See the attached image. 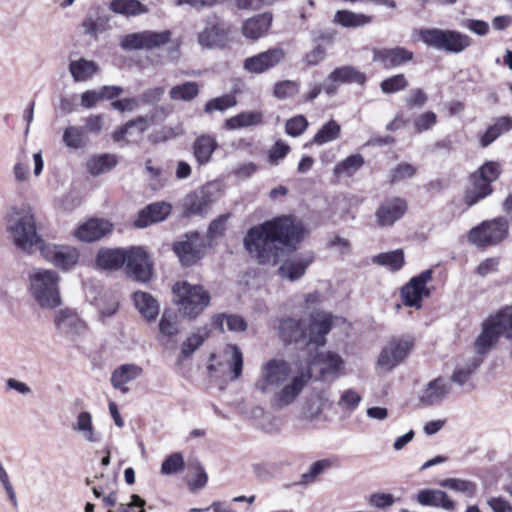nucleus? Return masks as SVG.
<instances>
[{
  "instance_id": "nucleus-1",
  "label": "nucleus",
  "mask_w": 512,
  "mask_h": 512,
  "mask_svg": "<svg viewBox=\"0 0 512 512\" xmlns=\"http://www.w3.org/2000/svg\"><path fill=\"white\" fill-rule=\"evenodd\" d=\"M308 351L310 358L303 361H287L273 358L261 366L255 388L265 394H273L271 404L277 409L292 405L301 395L317 368L320 377L327 380L335 377L343 368L342 358L332 352Z\"/></svg>"
},
{
  "instance_id": "nucleus-2",
  "label": "nucleus",
  "mask_w": 512,
  "mask_h": 512,
  "mask_svg": "<svg viewBox=\"0 0 512 512\" xmlns=\"http://www.w3.org/2000/svg\"><path fill=\"white\" fill-rule=\"evenodd\" d=\"M304 235L301 223L282 216L252 227L244 238V247L260 264L275 265L284 248H294Z\"/></svg>"
},
{
  "instance_id": "nucleus-3",
  "label": "nucleus",
  "mask_w": 512,
  "mask_h": 512,
  "mask_svg": "<svg viewBox=\"0 0 512 512\" xmlns=\"http://www.w3.org/2000/svg\"><path fill=\"white\" fill-rule=\"evenodd\" d=\"M333 316L318 311L312 313L308 321L283 318L279 325V335L284 342L305 341L307 351L324 347L326 335L333 326Z\"/></svg>"
},
{
  "instance_id": "nucleus-4",
  "label": "nucleus",
  "mask_w": 512,
  "mask_h": 512,
  "mask_svg": "<svg viewBox=\"0 0 512 512\" xmlns=\"http://www.w3.org/2000/svg\"><path fill=\"white\" fill-rule=\"evenodd\" d=\"M7 231L17 248L28 254L40 251L45 243L37 232L35 213L30 205L11 209L7 219Z\"/></svg>"
},
{
  "instance_id": "nucleus-5",
  "label": "nucleus",
  "mask_w": 512,
  "mask_h": 512,
  "mask_svg": "<svg viewBox=\"0 0 512 512\" xmlns=\"http://www.w3.org/2000/svg\"><path fill=\"white\" fill-rule=\"evenodd\" d=\"M503 336L512 341V305H507L490 314L481 325V332L475 340L478 354H486Z\"/></svg>"
},
{
  "instance_id": "nucleus-6",
  "label": "nucleus",
  "mask_w": 512,
  "mask_h": 512,
  "mask_svg": "<svg viewBox=\"0 0 512 512\" xmlns=\"http://www.w3.org/2000/svg\"><path fill=\"white\" fill-rule=\"evenodd\" d=\"M29 291L42 308L54 309L61 305L60 276L52 269L33 268L28 275Z\"/></svg>"
},
{
  "instance_id": "nucleus-7",
  "label": "nucleus",
  "mask_w": 512,
  "mask_h": 512,
  "mask_svg": "<svg viewBox=\"0 0 512 512\" xmlns=\"http://www.w3.org/2000/svg\"><path fill=\"white\" fill-rule=\"evenodd\" d=\"M172 291L179 310L190 319L196 318L209 305L210 294L201 285L177 282Z\"/></svg>"
},
{
  "instance_id": "nucleus-8",
  "label": "nucleus",
  "mask_w": 512,
  "mask_h": 512,
  "mask_svg": "<svg viewBox=\"0 0 512 512\" xmlns=\"http://www.w3.org/2000/svg\"><path fill=\"white\" fill-rule=\"evenodd\" d=\"M420 39L429 47L448 53H460L471 45V38L459 31L425 28L419 31Z\"/></svg>"
},
{
  "instance_id": "nucleus-9",
  "label": "nucleus",
  "mask_w": 512,
  "mask_h": 512,
  "mask_svg": "<svg viewBox=\"0 0 512 512\" xmlns=\"http://www.w3.org/2000/svg\"><path fill=\"white\" fill-rule=\"evenodd\" d=\"M413 348L414 341L411 337H399L389 340L377 357L376 369L381 374L391 373L406 360Z\"/></svg>"
},
{
  "instance_id": "nucleus-10",
  "label": "nucleus",
  "mask_w": 512,
  "mask_h": 512,
  "mask_svg": "<svg viewBox=\"0 0 512 512\" xmlns=\"http://www.w3.org/2000/svg\"><path fill=\"white\" fill-rule=\"evenodd\" d=\"M507 235V221L504 218H495L484 221L481 225L472 228L468 234V239L478 247H486L501 242Z\"/></svg>"
},
{
  "instance_id": "nucleus-11",
  "label": "nucleus",
  "mask_w": 512,
  "mask_h": 512,
  "mask_svg": "<svg viewBox=\"0 0 512 512\" xmlns=\"http://www.w3.org/2000/svg\"><path fill=\"white\" fill-rule=\"evenodd\" d=\"M171 39L169 30L142 31L123 36L120 40V46L125 50L154 49L167 44Z\"/></svg>"
},
{
  "instance_id": "nucleus-12",
  "label": "nucleus",
  "mask_w": 512,
  "mask_h": 512,
  "mask_svg": "<svg viewBox=\"0 0 512 512\" xmlns=\"http://www.w3.org/2000/svg\"><path fill=\"white\" fill-rule=\"evenodd\" d=\"M41 255L50 263L62 270L71 269L79 259V252L75 247L44 243L40 249Z\"/></svg>"
},
{
  "instance_id": "nucleus-13",
  "label": "nucleus",
  "mask_w": 512,
  "mask_h": 512,
  "mask_svg": "<svg viewBox=\"0 0 512 512\" xmlns=\"http://www.w3.org/2000/svg\"><path fill=\"white\" fill-rule=\"evenodd\" d=\"M432 279V271L425 270L418 276L413 277L402 289L401 296L404 305L421 308L422 300L429 295L426 285Z\"/></svg>"
},
{
  "instance_id": "nucleus-14",
  "label": "nucleus",
  "mask_w": 512,
  "mask_h": 512,
  "mask_svg": "<svg viewBox=\"0 0 512 512\" xmlns=\"http://www.w3.org/2000/svg\"><path fill=\"white\" fill-rule=\"evenodd\" d=\"M127 273L140 282H147L152 276V265L147 253L141 247H132L126 255Z\"/></svg>"
},
{
  "instance_id": "nucleus-15",
  "label": "nucleus",
  "mask_w": 512,
  "mask_h": 512,
  "mask_svg": "<svg viewBox=\"0 0 512 512\" xmlns=\"http://www.w3.org/2000/svg\"><path fill=\"white\" fill-rule=\"evenodd\" d=\"M285 57L281 48H271L244 60L243 68L253 74L264 73L277 66Z\"/></svg>"
},
{
  "instance_id": "nucleus-16",
  "label": "nucleus",
  "mask_w": 512,
  "mask_h": 512,
  "mask_svg": "<svg viewBox=\"0 0 512 512\" xmlns=\"http://www.w3.org/2000/svg\"><path fill=\"white\" fill-rule=\"evenodd\" d=\"M173 250L184 266H190L203 255L204 244L198 233L186 235V239L174 244Z\"/></svg>"
},
{
  "instance_id": "nucleus-17",
  "label": "nucleus",
  "mask_w": 512,
  "mask_h": 512,
  "mask_svg": "<svg viewBox=\"0 0 512 512\" xmlns=\"http://www.w3.org/2000/svg\"><path fill=\"white\" fill-rule=\"evenodd\" d=\"M408 208L407 201L400 197L384 200L376 210L375 217L381 227L392 226L401 219Z\"/></svg>"
},
{
  "instance_id": "nucleus-18",
  "label": "nucleus",
  "mask_w": 512,
  "mask_h": 512,
  "mask_svg": "<svg viewBox=\"0 0 512 512\" xmlns=\"http://www.w3.org/2000/svg\"><path fill=\"white\" fill-rule=\"evenodd\" d=\"M150 126V119L147 117H138L128 121L124 126L115 130L112 139L116 143L124 142L126 144H136L142 140L144 132Z\"/></svg>"
},
{
  "instance_id": "nucleus-19",
  "label": "nucleus",
  "mask_w": 512,
  "mask_h": 512,
  "mask_svg": "<svg viewBox=\"0 0 512 512\" xmlns=\"http://www.w3.org/2000/svg\"><path fill=\"white\" fill-rule=\"evenodd\" d=\"M113 229V225L105 219L91 218L81 224L73 233L74 237L82 242L98 241Z\"/></svg>"
},
{
  "instance_id": "nucleus-20",
  "label": "nucleus",
  "mask_w": 512,
  "mask_h": 512,
  "mask_svg": "<svg viewBox=\"0 0 512 512\" xmlns=\"http://www.w3.org/2000/svg\"><path fill=\"white\" fill-rule=\"evenodd\" d=\"M228 30L217 17L209 18L205 28L198 34V42L202 47L212 48L223 45Z\"/></svg>"
},
{
  "instance_id": "nucleus-21",
  "label": "nucleus",
  "mask_w": 512,
  "mask_h": 512,
  "mask_svg": "<svg viewBox=\"0 0 512 512\" xmlns=\"http://www.w3.org/2000/svg\"><path fill=\"white\" fill-rule=\"evenodd\" d=\"M55 324L60 333L74 339L86 332V324L72 310L65 309L57 313Z\"/></svg>"
},
{
  "instance_id": "nucleus-22",
  "label": "nucleus",
  "mask_w": 512,
  "mask_h": 512,
  "mask_svg": "<svg viewBox=\"0 0 512 512\" xmlns=\"http://www.w3.org/2000/svg\"><path fill=\"white\" fill-rule=\"evenodd\" d=\"M413 58V53L403 47L373 49V61L384 68L398 67Z\"/></svg>"
},
{
  "instance_id": "nucleus-23",
  "label": "nucleus",
  "mask_w": 512,
  "mask_h": 512,
  "mask_svg": "<svg viewBox=\"0 0 512 512\" xmlns=\"http://www.w3.org/2000/svg\"><path fill=\"white\" fill-rule=\"evenodd\" d=\"M451 385L444 378H436L428 382L424 389L419 393V401L423 405H434L442 402L450 393Z\"/></svg>"
},
{
  "instance_id": "nucleus-24",
  "label": "nucleus",
  "mask_w": 512,
  "mask_h": 512,
  "mask_svg": "<svg viewBox=\"0 0 512 512\" xmlns=\"http://www.w3.org/2000/svg\"><path fill=\"white\" fill-rule=\"evenodd\" d=\"M171 212V205L165 202H155L142 209L134 221L138 228H146L151 224L163 221Z\"/></svg>"
},
{
  "instance_id": "nucleus-25",
  "label": "nucleus",
  "mask_w": 512,
  "mask_h": 512,
  "mask_svg": "<svg viewBox=\"0 0 512 512\" xmlns=\"http://www.w3.org/2000/svg\"><path fill=\"white\" fill-rule=\"evenodd\" d=\"M314 257L311 253L295 255L283 262L279 268V274L282 278L291 281L301 278L308 266L313 262Z\"/></svg>"
},
{
  "instance_id": "nucleus-26",
  "label": "nucleus",
  "mask_w": 512,
  "mask_h": 512,
  "mask_svg": "<svg viewBox=\"0 0 512 512\" xmlns=\"http://www.w3.org/2000/svg\"><path fill=\"white\" fill-rule=\"evenodd\" d=\"M142 373V367L136 364H122L112 372L111 385L126 394L129 392L127 384L139 378Z\"/></svg>"
},
{
  "instance_id": "nucleus-27",
  "label": "nucleus",
  "mask_w": 512,
  "mask_h": 512,
  "mask_svg": "<svg viewBox=\"0 0 512 512\" xmlns=\"http://www.w3.org/2000/svg\"><path fill=\"white\" fill-rule=\"evenodd\" d=\"M273 16L269 12L247 19L242 25V34L251 40H258L266 35L271 27Z\"/></svg>"
},
{
  "instance_id": "nucleus-28",
  "label": "nucleus",
  "mask_w": 512,
  "mask_h": 512,
  "mask_svg": "<svg viewBox=\"0 0 512 512\" xmlns=\"http://www.w3.org/2000/svg\"><path fill=\"white\" fill-rule=\"evenodd\" d=\"M72 430L88 443H99L102 439V435L95 429L92 415L88 411L78 413L75 422L72 423Z\"/></svg>"
},
{
  "instance_id": "nucleus-29",
  "label": "nucleus",
  "mask_w": 512,
  "mask_h": 512,
  "mask_svg": "<svg viewBox=\"0 0 512 512\" xmlns=\"http://www.w3.org/2000/svg\"><path fill=\"white\" fill-rule=\"evenodd\" d=\"M217 147L218 143L214 135L203 134L197 137L192 146L196 162L200 166L208 164Z\"/></svg>"
},
{
  "instance_id": "nucleus-30",
  "label": "nucleus",
  "mask_w": 512,
  "mask_h": 512,
  "mask_svg": "<svg viewBox=\"0 0 512 512\" xmlns=\"http://www.w3.org/2000/svg\"><path fill=\"white\" fill-rule=\"evenodd\" d=\"M492 191L491 183L474 172L471 175V186L465 191L464 202L471 207L490 195Z\"/></svg>"
},
{
  "instance_id": "nucleus-31",
  "label": "nucleus",
  "mask_w": 512,
  "mask_h": 512,
  "mask_svg": "<svg viewBox=\"0 0 512 512\" xmlns=\"http://www.w3.org/2000/svg\"><path fill=\"white\" fill-rule=\"evenodd\" d=\"M418 502L423 506H433L447 511H454L455 503L442 490L424 489L417 494Z\"/></svg>"
},
{
  "instance_id": "nucleus-32",
  "label": "nucleus",
  "mask_w": 512,
  "mask_h": 512,
  "mask_svg": "<svg viewBox=\"0 0 512 512\" xmlns=\"http://www.w3.org/2000/svg\"><path fill=\"white\" fill-rule=\"evenodd\" d=\"M126 255L127 250L120 248L100 249L96 258V265L102 270H117L126 262Z\"/></svg>"
},
{
  "instance_id": "nucleus-33",
  "label": "nucleus",
  "mask_w": 512,
  "mask_h": 512,
  "mask_svg": "<svg viewBox=\"0 0 512 512\" xmlns=\"http://www.w3.org/2000/svg\"><path fill=\"white\" fill-rule=\"evenodd\" d=\"M133 300L136 309L147 321L156 319L159 314V303L151 294L136 291Z\"/></svg>"
},
{
  "instance_id": "nucleus-34",
  "label": "nucleus",
  "mask_w": 512,
  "mask_h": 512,
  "mask_svg": "<svg viewBox=\"0 0 512 512\" xmlns=\"http://www.w3.org/2000/svg\"><path fill=\"white\" fill-rule=\"evenodd\" d=\"M99 71V66L92 60L80 58L69 64V72L75 82H86Z\"/></svg>"
},
{
  "instance_id": "nucleus-35",
  "label": "nucleus",
  "mask_w": 512,
  "mask_h": 512,
  "mask_svg": "<svg viewBox=\"0 0 512 512\" xmlns=\"http://www.w3.org/2000/svg\"><path fill=\"white\" fill-rule=\"evenodd\" d=\"M331 402L324 394H317L309 398L302 408V418L308 421H317L322 418V413L328 409Z\"/></svg>"
},
{
  "instance_id": "nucleus-36",
  "label": "nucleus",
  "mask_w": 512,
  "mask_h": 512,
  "mask_svg": "<svg viewBox=\"0 0 512 512\" xmlns=\"http://www.w3.org/2000/svg\"><path fill=\"white\" fill-rule=\"evenodd\" d=\"M263 114L260 111H245L225 120L224 128L237 130L262 124Z\"/></svg>"
},
{
  "instance_id": "nucleus-37",
  "label": "nucleus",
  "mask_w": 512,
  "mask_h": 512,
  "mask_svg": "<svg viewBox=\"0 0 512 512\" xmlns=\"http://www.w3.org/2000/svg\"><path fill=\"white\" fill-rule=\"evenodd\" d=\"M328 80L342 84L357 83L363 85L366 81V76L352 66H342L334 69L329 74Z\"/></svg>"
},
{
  "instance_id": "nucleus-38",
  "label": "nucleus",
  "mask_w": 512,
  "mask_h": 512,
  "mask_svg": "<svg viewBox=\"0 0 512 512\" xmlns=\"http://www.w3.org/2000/svg\"><path fill=\"white\" fill-rule=\"evenodd\" d=\"M109 8L114 13L126 17L146 14L149 11L147 6L139 0H112L109 4Z\"/></svg>"
},
{
  "instance_id": "nucleus-39",
  "label": "nucleus",
  "mask_w": 512,
  "mask_h": 512,
  "mask_svg": "<svg viewBox=\"0 0 512 512\" xmlns=\"http://www.w3.org/2000/svg\"><path fill=\"white\" fill-rule=\"evenodd\" d=\"M372 21L371 16L355 13L350 10H338L333 22L345 28H358L369 24Z\"/></svg>"
},
{
  "instance_id": "nucleus-40",
  "label": "nucleus",
  "mask_w": 512,
  "mask_h": 512,
  "mask_svg": "<svg viewBox=\"0 0 512 512\" xmlns=\"http://www.w3.org/2000/svg\"><path fill=\"white\" fill-rule=\"evenodd\" d=\"M213 324L221 331L242 332L247 329V322L240 315L235 314H217L213 316Z\"/></svg>"
},
{
  "instance_id": "nucleus-41",
  "label": "nucleus",
  "mask_w": 512,
  "mask_h": 512,
  "mask_svg": "<svg viewBox=\"0 0 512 512\" xmlns=\"http://www.w3.org/2000/svg\"><path fill=\"white\" fill-rule=\"evenodd\" d=\"M117 164V158L113 154H101L90 158L87 169L93 176H98L111 171Z\"/></svg>"
},
{
  "instance_id": "nucleus-42",
  "label": "nucleus",
  "mask_w": 512,
  "mask_h": 512,
  "mask_svg": "<svg viewBox=\"0 0 512 512\" xmlns=\"http://www.w3.org/2000/svg\"><path fill=\"white\" fill-rule=\"evenodd\" d=\"M512 128V120L510 117L504 116L496 119L495 123L488 127L480 139L482 147L489 146L494 142L502 133L509 131Z\"/></svg>"
},
{
  "instance_id": "nucleus-43",
  "label": "nucleus",
  "mask_w": 512,
  "mask_h": 512,
  "mask_svg": "<svg viewBox=\"0 0 512 512\" xmlns=\"http://www.w3.org/2000/svg\"><path fill=\"white\" fill-rule=\"evenodd\" d=\"M210 330L207 327L198 328L188 336L181 345V357H190L209 337Z\"/></svg>"
},
{
  "instance_id": "nucleus-44",
  "label": "nucleus",
  "mask_w": 512,
  "mask_h": 512,
  "mask_svg": "<svg viewBox=\"0 0 512 512\" xmlns=\"http://www.w3.org/2000/svg\"><path fill=\"white\" fill-rule=\"evenodd\" d=\"M439 485L441 487L461 493L468 498H473L478 490L477 484L475 482L460 478L444 479L439 482Z\"/></svg>"
},
{
  "instance_id": "nucleus-45",
  "label": "nucleus",
  "mask_w": 512,
  "mask_h": 512,
  "mask_svg": "<svg viewBox=\"0 0 512 512\" xmlns=\"http://www.w3.org/2000/svg\"><path fill=\"white\" fill-rule=\"evenodd\" d=\"M364 165V158L361 154H353L334 167V174L337 177H351Z\"/></svg>"
},
{
  "instance_id": "nucleus-46",
  "label": "nucleus",
  "mask_w": 512,
  "mask_h": 512,
  "mask_svg": "<svg viewBox=\"0 0 512 512\" xmlns=\"http://www.w3.org/2000/svg\"><path fill=\"white\" fill-rule=\"evenodd\" d=\"M341 126L333 119L325 123L314 135L312 143L324 145L339 138Z\"/></svg>"
},
{
  "instance_id": "nucleus-47",
  "label": "nucleus",
  "mask_w": 512,
  "mask_h": 512,
  "mask_svg": "<svg viewBox=\"0 0 512 512\" xmlns=\"http://www.w3.org/2000/svg\"><path fill=\"white\" fill-rule=\"evenodd\" d=\"M199 94V86L196 82L187 81L185 83L173 86L169 91V96L173 101H191Z\"/></svg>"
},
{
  "instance_id": "nucleus-48",
  "label": "nucleus",
  "mask_w": 512,
  "mask_h": 512,
  "mask_svg": "<svg viewBox=\"0 0 512 512\" xmlns=\"http://www.w3.org/2000/svg\"><path fill=\"white\" fill-rule=\"evenodd\" d=\"M82 27L86 34L97 37L109 29V18L107 16L89 15L83 20Z\"/></svg>"
},
{
  "instance_id": "nucleus-49",
  "label": "nucleus",
  "mask_w": 512,
  "mask_h": 512,
  "mask_svg": "<svg viewBox=\"0 0 512 512\" xmlns=\"http://www.w3.org/2000/svg\"><path fill=\"white\" fill-rule=\"evenodd\" d=\"M373 262L386 266L392 271H398L404 265V253L402 250L381 253L374 257Z\"/></svg>"
},
{
  "instance_id": "nucleus-50",
  "label": "nucleus",
  "mask_w": 512,
  "mask_h": 512,
  "mask_svg": "<svg viewBox=\"0 0 512 512\" xmlns=\"http://www.w3.org/2000/svg\"><path fill=\"white\" fill-rule=\"evenodd\" d=\"M63 142L72 149H79L86 145L87 137L84 129L77 126H69L64 130Z\"/></svg>"
},
{
  "instance_id": "nucleus-51",
  "label": "nucleus",
  "mask_w": 512,
  "mask_h": 512,
  "mask_svg": "<svg viewBox=\"0 0 512 512\" xmlns=\"http://www.w3.org/2000/svg\"><path fill=\"white\" fill-rule=\"evenodd\" d=\"M237 101L235 96L231 94L222 95L210 99L204 106V111L207 114H212L215 111L225 112L229 108L236 106Z\"/></svg>"
},
{
  "instance_id": "nucleus-52",
  "label": "nucleus",
  "mask_w": 512,
  "mask_h": 512,
  "mask_svg": "<svg viewBox=\"0 0 512 512\" xmlns=\"http://www.w3.org/2000/svg\"><path fill=\"white\" fill-rule=\"evenodd\" d=\"M333 464L334 460L329 458L313 462L310 465L308 471L302 474V483H312L319 475L324 473L326 470L330 469L333 466Z\"/></svg>"
},
{
  "instance_id": "nucleus-53",
  "label": "nucleus",
  "mask_w": 512,
  "mask_h": 512,
  "mask_svg": "<svg viewBox=\"0 0 512 512\" xmlns=\"http://www.w3.org/2000/svg\"><path fill=\"white\" fill-rule=\"evenodd\" d=\"M159 330L164 336L172 337L179 332L178 316L175 312L165 310L162 314Z\"/></svg>"
},
{
  "instance_id": "nucleus-54",
  "label": "nucleus",
  "mask_w": 512,
  "mask_h": 512,
  "mask_svg": "<svg viewBox=\"0 0 512 512\" xmlns=\"http://www.w3.org/2000/svg\"><path fill=\"white\" fill-rule=\"evenodd\" d=\"M210 199L204 193L194 194L187 199L186 210L189 215H202L206 213Z\"/></svg>"
},
{
  "instance_id": "nucleus-55",
  "label": "nucleus",
  "mask_w": 512,
  "mask_h": 512,
  "mask_svg": "<svg viewBox=\"0 0 512 512\" xmlns=\"http://www.w3.org/2000/svg\"><path fill=\"white\" fill-rule=\"evenodd\" d=\"M224 353L228 357V363L233 373V378L236 379L240 377L243 368V357L240 349L235 345H227Z\"/></svg>"
},
{
  "instance_id": "nucleus-56",
  "label": "nucleus",
  "mask_w": 512,
  "mask_h": 512,
  "mask_svg": "<svg viewBox=\"0 0 512 512\" xmlns=\"http://www.w3.org/2000/svg\"><path fill=\"white\" fill-rule=\"evenodd\" d=\"M185 467L184 458L181 453L175 452L169 455L161 465L163 475H171L181 472Z\"/></svg>"
},
{
  "instance_id": "nucleus-57",
  "label": "nucleus",
  "mask_w": 512,
  "mask_h": 512,
  "mask_svg": "<svg viewBox=\"0 0 512 512\" xmlns=\"http://www.w3.org/2000/svg\"><path fill=\"white\" fill-rule=\"evenodd\" d=\"M408 86V81L403 74H397L381 82V90L385 94L396 93L404 90Z\"/></svg>"
},
{
  "instance_id": "nucleus-58",
  "label": "nucleus",
  "mask_w": 512,
  "mask_h": 512,
  "mask_svg": "<svg viewBox=\"0 0 512 512\" xmlns=\"http://www.w3.org/2000/svg\"><path fill=\"white\" fill-rule=\"evenodd\" d=\"M290 147L282 140H278L268 150L267 158L270 165L277 166L287 156Z\"/></svg>"
},
{
  "instance_id": "nucleus-59",
  "label": "nucleus",
  "mask_w": 512,
  "mask_h": 512,
  "mask_svg": "<svg viewBox=\"0 0 512 512\" xmlns=\"http://www.w3.org/2000/svg\"><path fill=\"white\" fill-rule=\"evenodd\" d=\"M308 127V121L303 115H297L287 120L285 131L289 136L298 137L305 132Z\"/></svg>"
},
{
  "instance_id": "nucleus-60",
  "label": "nucleus",
  "mask_w": 512,
  "mask_h": 512,
  "mask_svg": "<svg viewBox=\"0 0 512 512\" xmlns=\"http://www.w3.org/2000/svg\"><path fill=\"white\" fill-rule=\"evenodd\" d=\"M362 401L361 395L353 389H346L342 392L338 406L354 411Z\"/></svg>"
},
{
  "instance_id": "nucleus-61",
  "label": "nucleus",
  "mask_w": 512,
  "mask_h": 512,
  "mask_svg": "<svg viewBox=\"0 0 512 512\" xmlns=\"http://www.w3.org/2000/svg\"><path fill=\"white\" fill-rule=\"evenodd\" d=\"M501 171L502 168L498 162L487 161L475 172L488 182L492 183L499 178Z\"/></svg>"
},
{
  "instance_id": "nucleus-62",
  "label": "nucleus",
  "mask_w": 512,
  "mask_h": 512,
  "mask_svg": "<svg viewBox=\"0 0 512 512\" xmlns=\"http://www.w3.org/2000/svg\"><path fill=\"white\" fill-rule=\"evenodd\" d=\"M416 168L409 163H400L390 172V181L397 183L412 178Z\"/></svg>"
},
{
  "instance_id": "nucleus-63",
  "label": "nucleus",
  "mask_w": 512,
  "mask_h": 512,
  "mask_svg": "<svg viewBox=\"0 0 512 512\" xmlns=\"http://www.w3.org/2000/svg\"><path fill=\"white\" fill-rule=\"evenodd\" d=\"M478 363L476 360H473L471 363L466 364L465 366H459L455 369L452 374L451 380L456 384L462 386L467 383L472 373L477 369Z\"/></svg>"
},
{
  "instance_id": "nucleus-64",
  "label": "nucleus",
  "mask_w": 512,
  "mask_h": 512,
  "mask_svg": "<svg viewBox=\"0 0 512 512\" xmlns=\"http://www.w3.org/2000/svg\"><path fill=\"white\" fill-rule=\"evenodd\" d=\"M299 92V84L295 81L285 80L279 82L274 87V95L278 99H286Z\"/></svg>"
}]
</instances>
